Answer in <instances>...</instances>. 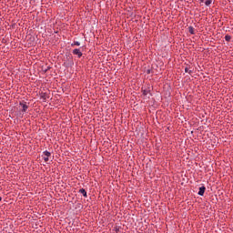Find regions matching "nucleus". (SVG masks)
Listing matches in <instances>:
<instances>
[{
    "label": "nucleus",
    "mask_w": 233,
    "mask_h": 233,
    "mask_svg": "<svg viewBox=\"0 0 233 233\" xmlns=\"http://www.w3.org/2000/svg\"><path fill=\"white\" fill-rule=\"evenodd\" d=\"M201 5H206V6H210L212 5V0H199Z\"/></svg>",
    "instance_id": "obj_1"
},
{
    "label": "nucleus",
    "mask_w": 233,
    "mask_h": 233,
    "mask_svg": "<svg viewBox=\"0 0 233 233\" xmlns=\"http://www.w3.org/2000/svg\"><path fill=\"white\" fill-rule=\"evenodd\" d=\"M49 156H50V152L48 151H45L44 152V155H43V159L46 162V161H49Z\"/></svg>",
    "instance_id": "obj_2"
},
{
    "label": "nucleus",
    "mask_w": 233,
    "mask_h": 233,
    "mask_svg": "<svg viewBox=\"0 0 233 233\" xmlns=\"http://www.w3.org/2000/svg\"><path fill=\"white\" fill-rule=\"evenodd\" d=\"M73 54H74L75 56H77L78 57H81V56H83V53H81V51H80L79 49H75V50L73 51Z\"/></svg>",
    "instance_id": "obj_3"
},
{
    "label": "nucleus",
    "mask_w": 233,
    "mask_h": 233,
    "mask_svg": "<svg viewBox=\"0 0 233 233\" xmlns=\"http://www.w3.org/2000/svg\"><path fill=\"white\" fill-rule=\"evenodd\" d=\"M20 106H22L23 112H26V110H28V106L26 103H20Z\"/></svg>",
    "instance_id": "obj_4"
},
{
    "label": "nucleus",
    "mask_w": 233,
    "mask_h": 233,
    "mask_svg": "<svg viewBox=\"0 0 233 233\" xmlns=\"http://www.w3.org/2000/svg\"><path fill=\"white\" fill-rule=\"evenodd\" d=\"M205 194V187H199L198 196H204Z\"/></svg>",
    "instance_id": "obj_5"
},
{
    "label": "nucleus",
    "mask_w": 233,
    "mask_h": 233,
    "mask_svg": "<svg viewBox=\"0 0 233 233\" xmlns=\"http://www.w3.org/2000/svg\"><path fill=\"white\" fill-rule=\"evenodd\" d=\"M79 192H80V194H82V195L84 196V198H86V190L81 188V189L79 190Z\"/></svg>",
    "instance_id": "obj_6"
},
{
    "label": "nucleus",
    "mask_w": 233,
    "mask_h": 233,
    "mask_svg": "<svg viewBox=\"0 0 233 233\" xmlns=\"http://www.w3.org/2000/svg\"><path fill=\"white\" fill-rule=\"evenodd\" d=\"M189 34H194V27H188Z\"/></svg>",
    "instance_id": "obj_7"
},
{
    "label": "nucleus",
    "mask_w": 233,
    "mask_h": 233,
    "mask_svg": "<svg viewBox=\"0 0 233 233\" xmlns=\"http://www.w3.org/2000/svg\"><path fill=\"white\" fill-rule=\"evenodd\" d=\"M225 39H226V41H230L231 37H230V35H226Z\"/></svg>",
    "instance_id": "obj_8"
},
{
    "label": "nucleus",
    "mask_w": 233,
    "mask_h": 233,
    "mask_svg": "<svg viewBox=\"0 0 233 233\" xmlns=\"http://www.w3.org/2000/svg\"><path fill=\"white\" fill-rule=\"evenodd\" d=\"M76 45V46H79L81 44L79 42H74V44H72V46Z\"/></svg>",
    "instance_id": "obj_9"
},
{
    "label": "nucleus",
    "mask_w": 233,
    "mask_h": 233,
    "mask_svg": "<svg viewBox=\"0 0 233 233\" xmlns=\"http://www.w3.org/2000/svg\"><path fill=\"white\" fill-rule=\"evenodd\" d=\"M185 71H186V72H188V69H187V68H186V69H185Z\"/></svg>",
    "instance_id": "obj_10"
},
{
    "label": "nucleus",
    "mask_w": 233,
    "mask_h": 233,
    "mask_svg": "<svg viewBox=\"0 0 233 233\" xmlns=\"http://www.w3.org/2000/svg\"><path fill=\"white\" fill-rule=\"evenodd\" d=\"M144 94L147 96V91H144Z\"/></svg>",
    "instance_id": "obj_11"
},
{
    "label": "nucleus",
    "mask_w": 233,
    "mask_h": 233,
    "mask_svg": "<svg viewBox=\"0 0 233 233\" xmlns=\"http://www.w3.org/2000/svg\"><path fill=\"white\" fill-rule=\"evenodd\" d=\"M3 198L0 197V201L2 200Z\"/></svg>",
    "instance_id": "obj_12"
}]
</instances>
